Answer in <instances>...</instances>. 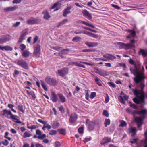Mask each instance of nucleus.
<instances>
[{"mask_svg":"<svg viewBox=\"0 0 147 147\" xmlns=\"http://www.w3.org/2000/svg\"><path fill=\"white\" fill-rule=\"evenodd\" d=\"M61 1H60L55 3L51 7L50 9H53L59 7L61 5Z\"/></svg>","mask_w":147,"mask_h":147,"instance_id":"dca6fc26","label":"nucleus"},{"mask_svg":"<svg viewBox=\"0 0 147 147\" xmlns=\"http://www.w3.org/2000/svg\"><path fill=\"white\" fill-rule=\"evenodd\" d=\"M61 144L59 141H57L55 143V147H59Z\"/></svg>","mask_w":147,"mask_h":147,"instance_id":"6e6d98bb","label":"nucleus"},{"mask_svg":"<svg viewBox=\"0 0 147 147\" xmlns=\"http://www.w3.org/2000/svg\"><path fill=\"white\" fill-rule=\"evenodd\" d=\"M98 73L99 75L103 76H107L108 75V73L106 71L103 70H100V71H99Z\"/></svg>","mask_w":147,"mask_h":147,"instance_id":"5701e85b","label":"nucleus"},{"mask_svg":"<svg viewBox=\"0 0 147 147\" xmlns=\"http://www.w3.org/2000/svg\"><path fill=\"white\" fill-rule=\"evenodd\" d=\"M111 140L110 138L107 137H105L101 141L100 144L102 145H105L106 143L111 142Z\"/></svg>","mask_w":147,"mask_h":147,"instance_id":"4468645a","label":"nucleus"},{"mask_svg":"<svg viewBox=\"0 0 147 147\" xmlns=\"http://www.w3.org/2000/svg\"><path fill=\"white\" fill-rule=\"evenodd\" d=\"M120 122L121 123L119 125V126L124 127V126H126L127 123L124 121L122 120L120 121Z\"/></svg>","mask_w":147,"mask_h":147,"instance_id":"c756f323","label":"nucleus"},{"mask_svg":"<svg viewBox=\"0 0 147 147\" xmlns=\"http://www.w3.org/2000/svg\"><path fill=\"white\" fill-rule=\"evenodd\" d=\"M104 57L107 59V60H113L115 59L116 57L115 56L109 54H106L103 55Z\"/></svg>","mask_w":147,"mask_h":147,"instance_id":"f8f14e48","label":"nucleus"},{"mask_svg":"<svg viewBox=\"0 0 147 147\" xmlns=\"http://www.w3.org/2000/svg\"><path fill=\"white\" fill-rule=\"evenodd\" d=\"M135 120L137 123L138 127L139 129L140 130H141L142 129L140 127L143 123V119L139 117H136L135 118Z\"/></svg>","mask_w":147,"mask_h":147,"instance_id":"1a4fd4ad","label":"nucleus"},{"mask_svg":"<svg viewBox=\"0 0 147 147\" xmlns=\"http://www.w3.org/2000/svg\"><path fill=\"white\" fill-rule=\"evenodd\" d=\"M90 36L96 38H97L98 37V36L96 34H95L92 33H91Z\"/></svg>","mask_w":147,"mask_h":147,"instance_id":"bf43d9fd","label":"nucleus"},{"mask_svg":"<svg viewBox=\"0 0 147 147\" xmlns=\"http://www.w3.org/2000/svg\"><path fill=\"white\" fill-rule=\"evenodd\" d=\"M82 12L85 16H87L90 19L92 18L91 15L86 10H83Z\"/></svg>","mask_w":147,"mask_h":147,"instance_id":"6ab92c4d","label":"nucleus"},{"mask_svg":"<svg viewBox=\"0 0 147 147\" xmlns=\"http://www.w3.org/2000/svg\"><path fill=\"white\" fill-rule=\"evenodd\" d=\"M129 31L130 32V34L134 36L136 35V32L135 31L132 30H129Z\"/></svg>","mask_w":147,"mask_h":147,"instance_id":"052dcab7","label":"nucleus"},{"mask_svg":"<svg viewBox=\"0 0 147 147\" xmlns=\"http://www.w3.org/2000/svg\"><path fill=\"white\" fill-rule=\"evenodd\" d=\"M144 67L143 66L142 67V69L141 70L140 72V77L143 76L144 77V79L145 78V76L144 75Z\"/></svg>","mask_w":147,"mask_h":147,"instance_id":"c9c22d12","label":"nucleus"},{"mask_svg":"<svg viewBox=\"0 0 147 147\" xmlns=\"http://www.w3.org/2000/svg\"><path fill=\"white\" fill-rule=\"evenodd\" d=\"M17 116L13 115V116H12L11 119H13V121L15 122L18 123H22L21 121H20L17 118Z\"/></svg>","mask_w":147,"mask_h":147,"instance_id":"393cba45","label":"nucleus"},{"mask_svg":"<svg viewBox=\"0 0 147 147\" xmlns=\"http://www.w3.org/2000/svg\"><path fill=\"white\" fill-rule=\"evenodd\" d=\"M28 29H24L21 32V35L20 36L19 40L18 41V43H21L23 42L24 37L26 36L27 33Z\"/></svg>","mask_w":147,"mask_h":147,"instance_id":"6e6552de","label":"nucleus"},{"mask_svg":"<svg viewBox=\"0 0 147 147\" xmlns=\"http://www.w3.org/2000/svg\"><path fill=\"white\" fill-rule=\"evenodd\" d=\"M80 22L81 23H82L86 26L91 27L94 28H95V27L93 25L89 24L84 21H81L80 22Z\"/></svg>","mask_w":147,"mask_h":147,"instance_id":"b1692460","label":"nucleus"},{"mask_svg":"<svg viewBox=\"0 0 147 147\" xmlns=\"http://www.w3.org/2000/svg\"><path fill=\"white\" fill-rule=\"evenodd\" d=\"M21 1V0H14L13 1V3L14 4H18L20 3Z\"/></svg>","mask_w":147,"mask_h":147,"instance_id":"774afa93","label":"nucleus"},{"mask_svg":"<svg viewBox=\"0 0 147 147\" xmlns=\"http://www.w3.org/2000/svg\"><path fill=\"white\" fill-rule=\"evenodd\" d=\"M41 85L43 88L44 89V90L46 91H47V86H46V84H45V83L41 81Z\"/></svg>","mask_w":147,"mask_h":147,"instance_id":"7c9ffc66","label":"nucleus"},{"mask_svg":"<svg viewBox=\"0 0 147 147\" xmlns=\"http://www.w3.org/2000/svg\"><path fill=\"white\" fill-rule=\"evenodd\" d=\"M130 131L133 133L134 134H135L136 132V128L135 127L131 128V129Z\"/></svg>","mask_w":147,"mask_h":147,"instance_id":"37998d69","label":"nucleus"},{"mask_svg":"<svg viewBox=\"0 0 147 147\" xmlns=\"http://www.w3.org/2000/svg\"><path fill=\"white\" fill-rule=\"evenodd\" d=\"M88 128L89 130H92L94 128V126L93 125V123L92 122L90 123L88 125Z\"/></svg>","mask_w":147,"mask_h":147,"instance_id":"473e14b6","label":"nucleus"},{"mask_svg":"<svg viewBox=\"0 0 147 147\" xmlns=\"http://www.w3.org/2000/svg\"><path fill=\"white\" fill-rule=\"evenodd\" d=\"M20 48L21 51H23L26 48V46L24 44H21L20 46Z\"/></svg>","mask_w":147,"mask_h":147,"instance_id":"79ce46f5","label":"nucleus"},{"mask_svg":"<svg viewBox=\"0 0 147 147\" xmlns=\"http://www.w3.org/2000/svg\"><path fill=\"white\" fill-rule=\"evenodd\" d=\"M132 109L129 108H127L126 109V111L128 113L132 114L133 111H132Z\"/></svg>","mask_w":147,"mask_h":147,"instance_id":"09e8293b","label":"nucleus"},{"mask_svg":"<svg viewBox=\"0 0 147 147\" xmlns=\"http://www.w3.org/2000/svg\"><path fill=\"white\" fill-rule=\"evenodd\" d=\"M18 108L19 110L21 112L24 113V111L23 110V106L22 105H20L18 106Z\"/></svg>","mask_w":147,"mask_h":147,"instance_id":"3c124183","label":"nucleus"},{"mask_svg":"<svg viewBox=\"0 0 147 147\" xmlns=\"http://www.w3.org/2000/svg\"><path fill=\"white\" fill-rule=\"evenodd\" d=\"M77 118V115L76 113H72L70 115L69 119V122L72 123L75 122Z\"/></svg>","mask_w":147,"mask_h":147,"instance_id":"9b49d317","label":"nucleus"},{"mask_svg":"<svg viewBox=\"0 0 147 147\" xmlns=\"http://www.w3.org/2000/svg\"><path fill=\"white\" fill-rule=\"evenodd\" d=\"M84 128L83 127H82L79 128L78 131L79 133L83 134V133Z\"/></svg>","mask_w":147,"mask_h":147,"instance_id":"49530a36","label":"nucleus"},{"mask_svg":"<svg viewBox=\"0 0 147 147\" xmlns=\"http://www.w3.org/2000/svg\"><path fill=\"white\" fill-rule=\"evenodd\" d=\"M27 127L29 129H35L38 127V126L37 125H32L30 126H28Z\"/></svg>","mask_w":147,"mask_h":147,"instance_id":"5fc2aeb1","label":"nucleus"},{"mask_svg":"<svg viewBox=\"0 0 147 147\" xmlns=\"http://www.w3.org/2000/svg\"><path fill=\"white\" fill-rule=\"evenodd\" d=\"M20 23V22H17L16 23L13 24L12 26L14 27H17L19 26Z\"/></svg>","mask_w":147,"mask_h":147,"instance_id":"e2e57ef3","label":"nucleus"},{"mask_svg":"<svg viewBox=\"0 0 147 147\" xmlns=\"http://www.w3.org/2000/svg\"><path fill=\"white\" fill-rule=\"evenodd\" d=\"M95 51L93 50H90L89 49H85L84 50H82V52H93L94 51Z\"/></svg>","mask_w":147,"mask_h":147,"instance_id":"338daca9","label":"nucleus"},{"mask_svg":"<svg viewBox=\"0 0 147 147\" xmlns=\"http://www.w3.org/2000/svg\"><path fill=\"white\" fill-rule=\"evenodd\" d=\"M14 106L13 105H12L11 104H8V107L9 108H11V110L13 111V112H14L15 113H16V111L13 108L14 107Z\"/></svg>","mask_w":147,"mask_h":147,"instance_id":"58836bf2","label":"nucleus"},{"mask_svg":"<svg viewBox=\"0 0 147 147\" xmlns=\"http://www.w3.org/2000/svg\"><path fill=\"white\" fill-rule=\"evenodd\" d=\"M46 137L45 134H43L41 136H38V138L39 139H43Z\"/></svg>","mask_w":147,"mask_h":147,"instance_id":"603ef678","label":"nucleus"},{"mask_svg":"<svg viewBox=\"0 0 147 147\" xmlns=\"http://www.w3.org/2000/svg\"><path fill=\"white\" fill-rule=\"evenodd\" d=\"M58 74L61 77H64L68 74V69L67 68H64L58 70Z\"/></svg>","mask_w":147,"mask_h":147,"instance_id":"0eeeda50","label":"nucleus"},{"mask_svg":"<svg viewBox=\"0 0 147 147\" xmlns=\"http://www.w3.org/2000/svg\"><path fill=\"white\" fill-rule=\"evenodd\" d=\"M78 63L77 62H71L69 63V65H75L77 66Z\"/></svg>","mask_w":147,"mask_h":147,"instance_id":"864d4df0","label":"nucleus"},{"mask_svg":"<svg viewBox=\"0 0 147 147\" xmlns=\"http://www.w3.org/2000/svg\"><path fill=\"white\" fill-rule=\"evenodd\" d=\"M22 55L24 57H27L29 55V52L28 51L25 50L23 52Z\"/></svg>","mask_w":147,"mask_h":147,"instance_id":"cd10ccee","label":"nucleus"},{"mask_svg":"<svg viewBox=\"0 0 147 147\" xmlns=\"http://www.w3.org/2000/svg\"><path fill=\"white\" fill-rule=\"evenodd\" d=\"M57 133V131L55 130H51L50 131L49 134L50 135H55Z\"/></svg>","mask_w":147,"mask_h":147,"instance_id":"de8ad7c7","label":"nucleus"},{"mask_svg":"<svg viewBox=\"0 0 147 147\" xmlns=\"http://www.w3.org/2000/svg\"><path fill=\"white\" fill-rule=\"evenodd\" d=\"M103 115H104L107 117H108L109 116V114L108 113V111L105 110H104L103 111Z\"/></svg>","mask_w":147,"mask_h":147,"instance_id":"4d7b16f0","label":"nucleus"},{"mask_svg":"<svg viewBox=\"0 0 147 147\" xmlns=\"http://www.w3.org/2000/svg\"><path fill=\"white\" fill-rule=\"evenodd\" d=\"M14 63L26 69H29L28 64L23 59L17 60L14 61Z\"/></svg>","mask_w":147,"mask_h":147,"instance_id":"7ed1b4c3","label":"nucleus"},{"mask_svg":"<svg viewBox=\"0 0 147 147\" xmlns=\"http://www.w3.org/2000/svg\"><path fill=\"white\" fill-rule=\"evenodd\" d=\"M9 39L7 38V37L5 36L0 39V43L2 44L3 43L7 41Z\"/></svg>","mask_w":147,"mask_h":147,"instance_id":"a878e982","label":"nucleus"},{"mask_svg":"<svg viewBox=\"0 0 147 147\" xmlns=\"http://www.w3.org/2000/svg\"><path fill=\"white\" fill-rule=\"evenodd\" d=\"M13 50V48L9 46H5V50L6 51H11Z\"/></svg>","mask_w":147,"mask_h":147,"instance_id":"a19ab883","label":"nucleus"},{"mask_svg":"<svg viewBox=\"0 0 147 147\" xmlns=\"http://www.w3.org/2000/svg\"><path fill=\"white\" fill-rule=\"evenodd\" d=\"M135 42V41L134 40H131L130 43L127 44L121 42H117L115 44L117 45L120 49H124L125 50H127L134 47Z\"/></svg>","mask_w":147,"mask_h":147,"instance_id":"f03ea898","label":"nucleus"},{"mask_svg":"<svg viewBox=\"0 0 147 147\" xmlns=\"http://www.w3.org/2000/svg\"><path fill=\"white\" fill-rule=\"evenodd\" d=\"M81 39V38L79 37L76 36L73 38L72 41L73 42H78Z\"/></svg>","mask_w":147,"mask_h":147,"instance_id":"c85d7f7f","label":"nucleus"},{"mask_svg":"<svg viewBox=\"0 0 147 147\" xmlns=\"http://www.w3.org/2000/svg\"><path fill=\"white\" fill-rule=\"evenodd\" d=\"M70 50L68 49H64L62 50L60 52L63 55L67 54Z\"/></svg>","mask_w":147,"mask_h":147,"instance_id":"bb28decb","label":"nucleus"},{"mask_svg":"<svg viewBox=\"0 0 147 147\" xmlns=\"http://www.w3.org/2000/svg\"><path fill=\"white\" fill-rule=\"evenodd\" d=\"M100 81V79L98 78L97 77H96L95 78V81L96 82V84L99 86H101L102 85L101 83L99 82Z\"/></svg>","mask_w":147,"mask_h":147,"instance_id":"f704fd0d","label":"nucleus"},{"mask_svg":"<svg viewBox=\"0 0 147 147\" xmlns=\"http://www.w3.org/2000/svg\"><path fill=\"white\" fill-rule=\"evenodd\" d=\"M51 96L52 101L53 102H56L57 101L58 99L57 95L54 92H52Z\"/></svg>","mask_w":147,"mask_h":147,"instance_id":"a211bd4d","label":"nucleus"},{"mask_svg":"<svg viewBox=\"0 0 147 147\" xmlns=\"http://www.w3.org/2000/svg\"><path fill=\"white\" fill-rule=\"evenodd\" d=\"M59 133L62 134H65L66 131L64 129H61L58 130Z\"/></svg>","mask_w":147,"mask_h":147,"instance_id":"e433bc0d","label":"nucleus"},{"mask_svg":"<svg viewBox=\"0 0 147 147\" xmlns=\"http://www.w3.org/2000/svg\"><path fill=\"white\" fill-rule=\"evenodd\" d=\"M96 96V93L95 92H92L90 95V98L91 99H93Z\"/></svg>","mask_w":147,"mask_h":147,"instance_id":"13d9d810","label":"nucleus"},{"mask_svg":"<svg viewBox=\"0 0 147 147\" xmlns=\"http://www.w3.org/2000/svg\"><path fill=\"white\" fill-rule=\"evenodd\" d=\"M110 121L109 119H106L104 123L105 125V127H107L108 125L110 124Z\"/></svg>","mask_w":147,"mask_h":147,"instance_id":"2f4dec72","label":"nucleus"},{"mask_svg":"<svg viewBox=\"0 0 147 147\" xmlns=\"http://www.w3.org/2000/svg\"><path fill=\"white\" fill-rule=\"evenodd\" d=\"M70 13V10H64L63 12V16L64 17H66L67 14Z\"/></svg>","mask_w":147,"mask_h":147,"instance_id":"72a5a7b5","label":"nucleus"},{"mask_svg":"<svg viewBox=\"0 0 147 147\" xmlns=\"http://www.w3.org/2000/svg\"><path fill=\"white\" fill-rule=\"evenodd\" d=\"M3 113H2V112L1 113V115L2 116H5V115H7V118H9V115H10V118L11 119V117H12V116H13V115L12 114L11 111L9 110H7V109H4L3 111Z\"/></svg>","mask_w":147,"mask_h":147,"instance_id":"9d476101","label":"nucleus"},{"mask_svg":"<svg viewBox=\"0 0 147 147\" xmlns=\"http://www.w3.org/2000/svg\"><path fill=\"white\" fill-rule=\"evenodd\" d=\"M2 143L5 146H7L9 144L8 141L7 140H5L4 142H2Z\"/></svg>","mask_w":147,"mask_h":147,"instance_id":"0e129e2a","label":"nucleus"},{"mask_svg":"<svg viewBox=\"0 0 147 147\" xmlns=\"http://www.w3.org/2000/svg\"><path fill=\"white\" fill-rule=\"evenodd\" d=\"M144 136L145 137V140L144 142V144H147V131L145 132L144 133Z\"/></svg>","mask_w":147,"mask_h":147,"instance_id":"a18cd8bd","label":"nucleus"},{"mask_svg":"<svg viewBox=\"0 0 147 147\" xmlns=\"http://www.w3.org/2000/svg\"><path fill=\"white\" fill-rule=\"evenodd\" d=\"M43 14H44L43 18L44 19L48 20L51 17V16L49 14L47 10L43 11Z\"/></svg>","mask_w":147,"mask_h":147,"instance_id":"2eb2a0df","label":"nucleus"},{"mask_svg":"<svg viewBox=\"0 0 147 147\" xmlns=\"http://www.w3.org/2000/svg\"><path fill=\"white\" fill-rule=\"evenodd\" d=\"M133 101L137 104H140V102L139 101L138 98H133Z\"/></svg>","mask_w":147,"mask_h":147,"instance_id":"8fccbe9b","label":"nucleus"},{"mask_svg":"<svg viewBox=\"0 0 147 147\" xmlns=\"http://www.w3.org/2000/svg\"><path fill=\"white\" fill-rule=\"evenodd\" d=\"M145 97V95H142V96H140L138 97V99L139 101L140 102H140H142V103H145L144 101Z\"/></svg>","mask_w":147,"mask_h":147,"instance_id":"4be33fe9","label":"nucleus"},{"mask_svg":"<svg viewBox=\"0 0 147 147\" xmlns=\"http://www.w3.org/2000/svg\"><path fill=\"white\" fill-rule=\"evenodd\" d=\"M59 111L62 113H64L65 112L63 106H61L59 108Z\"/></svg>","mask_w":147,"mask_h":147,"instance_id":"69168bd1","label":"nucleus"},{"mask_svg":"<svg viewBox=\"0 0 147 147\" xmlns=\"http://www.w3.org/2000/svg\"><path fill=\"white\" fill-rule=\"evenodd\" d=\"M41 22V19L38 18H35L32 17L28 20L27 23L28 24L32 25L39 24Z\"/></svg>","mask_w":147,"mask_h":147,"instance_id":"39448f33","label":"nucleus"},{"mask_svg":"<svg viewBox=\"0 0 147 147\" xmlns=\"http://www.w3.org/2000/svg\"><path fill=\"white\" fill-rule=\"evenodd\" d=\"M58 95L60 99V101L61 102L64 103L66 101V98L63 95L61 94H59Z\"/></svg>","mask_w":147,"mask_h":147,"instance_id":"aec40b11","label":"nucleus"},{"mask_svg":"<svg viewBox=\"0 0 147 147\" xmlns=\"http://www.w3.org/2000/svg\"><path fill=\"white\" fill-rule=\"evenodd\" d=\"M30 136V134L27 131L25 132L24 134V138L29 137Z\"/></svg>","mask_w":147,"mask_h":147,"instance_id":"c03bdc74","label":"nucleus"},{"mask_svg":"<svg viewBox=\"0 0 147 147\" xmlns=\"http://www.w3.org/2000/svg\"><path fill=\"white\" fill-rule=\"evenodd\" d=\"M83 28L84 29H85L87 30H88L90 31H92L93 32H97V31L96 30H93L91 28H89L87 27H83Z\"/></svg>","mask_w":147,"mask_h":147,"instance_id":"ea45409f","label":"nucleus"},{"mask_svg":"<svg viewBox=\"0 0 147 147\" xmlns=\"http://www.w3.org/2000/svg\"><path fill=\"white\" fill-rule=\"evenodd\" d=\"M138 54L139 55H142L143 57H146L147 56V51L146 52L144 49H140Z\"/></svg>","mask_w":147,"mask_h":147,"instance_id":"f3484780","label":"nucleus"},{"mask_svg":"<svg viewBox=\"0 0 147 147\" xmlns=\"http://www.w3.org/2000/svg\"><path fill=\"white\" fill-rule=\"evenodd\" d=\"M34 49L33 55L36 57H40V45L39 44H36L34 46Z\"/></svg>","mask_w":147,"mask_h":147,"instance_id":"20e7f679","label":"nucleus"},{"mask_svg":"<svg viewBox=\"0 0 147 147\" xmlns=\"http://www.w3.org/2000/svg\"><path fill=\"white\" fill-rule=\"evenodd\" d=\"M119 97V99L120 102L124 104H125V102L124 100L123 97L121 96H120Z\"/></svg>","mask_w":147,"mask_h":147,"instance_id":"4c0bfd02","label":"nucleus"},{"mask_svg":"<svg viewBox=\"0 0 147 147\" xmlns=\"http://www.w3.org/2000/svg\"><path fill=\"white\" fill-rule=\"evenodd\" d=\"M85 44L89 47H95L98 45V43L96 42H85Z\"/></svg>","mask_w":147,"mask_h":147,"instance_id":"ddd939ff","label":"nucleus"},{"mask_svg":"<svg viewBox=\"0 0 147 147\" xmlns=\"http://www.w3.org/2000/svg\"><path fill=\"white\" fill-rule=\"evenodd\" d=\"M130 71L136 76L134 78V80L136 84L139 83L140 82L142 81L144 79L143 76L140 77V72L138 71L137 67H135V69L130 68Z\"/></svg>","mask_w":147,"mask_h":147,"instance_id":"f257e3e1","label":"nucleus"},{"mask_svg":"<svg viewBox=\"0 0 147 147\" xmlns=\"http://www.w3.org/2000/svg\"><path fill=\"white\" fill-rule=\"evenodd\" d=\"M68 22V20L67 19H65L63 20L62 21L60 22L58 24L57 26V27L58 28L60 26H61Z\"/></svg>","mask_w":147,"mask_h":147,"instance_id":"412c9836","label":"nucleus"},{"mask_svg":"<svg viewBox=\"0 0 147 147\" xmlns=\"http://www.w3.org/2000/svg\"><path fill=\"white\" fill-rule=\"evenodd\" d=\"M38 39V36H36L34 38V41L33 42V44H35L37 41Z\"/></svg>","mask_w":147,"mask_h":147,"instance_id":"680f3d73","label":"nucleus"},{"mask_svg":"<svg viewBox=\"0 0 147 147\" xmlns=\"http://www.w3.org/2000/svg\"><path fill=\"white\" fill-rule=\"evenodd\" d=\"M45 80L46 83L50 85L55 86L57 84L56 79L50 77H46L45 78Z\"/></svg>","mask_w":147,"mask_h":147,"instance_id":"423d86ee","label":"nucleus"}]
</instances>
